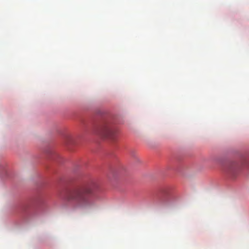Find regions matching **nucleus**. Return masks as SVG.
Here are the masks:
<instances>
[{"label":"nucleus","instance_id":"f257e3e1","mask_svg":"<svg viewBox=\"0 0 249 249\" xmlns=\"http://www.w3.org/2000/svg\"><path fill=\"white\" fill-rule=\"evenodd\" d=\"M95 185L92 183L73 189L66 193L64 199L71 203L74 209H91L95 205L97 199L93 190Z\"/></svg>","mask_w":249,"mask_h":249},{"label":"nucleus","instance_id":"f03ea898","mask_svg":"<svg viewBox=\"0 0 249 249\" xmlns=\"http://www.w3.org/2000/svg\"><path fill=\"white\" fill-rule=\"evenodd\" d=\"M96 133L102 138L114 140L118 133L117 129L110 124L105 122L101 124Z\"/></svg>","mask_w":249,"mask_h":249},{"label":"nucleus","instance_id":"7ed1b4c3","mask_svg":"<svg viewBox=\"0 0 249 249\" xmlns=\"http://www.w3.org/2000/svg\"><path fill=\"white\" fill-rule=\"evenodd\" d=\"M249 167V156L242 160L240 162H232L227 167V172L231 176H235L243 168Z\"/></svg>","mask_w":249,"mask_h":249}]
</instances>
